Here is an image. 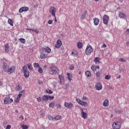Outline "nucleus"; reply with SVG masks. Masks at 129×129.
<instances>
[{
    "label": "nucleus",
    "mask_w": 129,
    "mask_h": 129,
    "mask_svg": "<svg viewBox=\"0 0 129 129\" xmlns=\"http://www.w3.org/2000/svg\"><path fill=\"white\" fill-rule=\"evenodd\" d=\"M120 126H121V123L120 122H115L112 124V128L113 129H119Z\"/></svg>",
    "instance_id": "f03ea898"
},
{
    "label": "nucleus",
    "mask_w": 129,
    "mask_h": 129,
    "mask_svg": "<svg viewBox=\"0 0 129 129\" xmlns=\"http://www.w3.org/2000/svg\"><path fill=\"white\" fill-rule=\"evenodd\" d=\"M102 48H106V45L105 44H104L102 46Z\"/></svg>",
    "instance_id": "e2e57ef3"
},
{
    "label": "nucleus",
    "mask_w": 129,
    "mask_h": 129,
    "mask_svg": "<svg viewBox=\"0 0 129 129\" xmlns=\"http://www.w3.org/2000/svg\"><path fill=\"white\" fill-rule=\"evenodd\" d=\"M15 71V67H12L10 69L8 68V70L7 71V73L8 74H12Z\"/></svg>",
    "instance_id": "9b49d317"
},
{
    "label": "nucleus",
    "mask_w": 129,
    "mask_h": 129,
    "mask_svg": "<svg viewBox=\"0 0 129 129\" xmlns=\"http://www.w3.org/2000/svg\"><path fill=\"white\" fill-rule=\"evenodd\" d=\"M67 76H68V80H69L70 81H71V80H72V75H71L69 73H68Z\"/></svg>",
    "instance_id": "393cba45"
},
{
    "label": "nucleus",
    "mask_w": 129,
    "mask_h": 129,
    "mask_svg": "<svg viewBox=\"0 0 129 129\" xmlns=\"http://www.w3.org/2000/svg\"><path fill=\"white\" fill-rule=\"evenodd\" d=\"M115 111L116 113H119V114H120L121 113V110H118V109H115Z\"/></svg>",
    "instance_id": "c03bdc74"
},
{
    "label": "nucleus",
    "mask_w": 129,
    "mask_h": 129,
    "mask_svg": "<svg viewBox=\"0 0 129 129\" xmlns=\"http://www.w3.org/2000/svg\"><path fill=\"white\" fill-rule=\"evenodd\" d=\"M39 73H43V69H41V67L38 68Z\"/></svg>",
    "instance_id": "e433bc0d"
},
{
    "label": "nucleus",
    "mask_w": 129,
    "mask_h": 129,
    "mask_svg": "<svg viewBox=\"0 0 129 129\" xmlns=\"http://www.w3.org/2000/svg\"><path fill=\"white\" fill-rule=\"evenodd\" d=\"M23 12H24L23 10V8H20L19 9V13H23Z\"/></svg>",
    "instance_id": "bf43d9fd"
},
{
    "label": "nucleus",
    "mask_w": 129,
    "mask_h": 129,
    "mask_svg": "<svg viewBox=\"0 0 129 129\" xmlns=\"http://www.w3.org/2000/svg\"><path fill=\"white\" fill-rule=\"evenodd\" d=\"M119 17L120 18V19H125V18H126V16L122 13H120Z\"/></svg>",
    "instance_id": "412c9836"
},
{
    "label": "nucleus",
    "mask_w": 129,
    "mask_h": 129,
    "mask_svg": "<svg viewBox=\"0 0 129 129\" xmlns=\"http://www.w3.org/2000/svg\"><path fill=\"white\" fill-rule=\"evenodd\" d=\"M119 61H121V62H125V59L122 58H120L119 59Z\"/></svg>",
    "instance_id": "603ef678"
},
{
    "label": "nucleus",
    "mask_w": 129,
    "mask_h": 129,
    "mask_svg": "<svg viewBox=\"0 0 129 129\" xmlns=\"http://www.w3.org/2000/svg\"><path fill=\"white\" fill-rule=\"evenodd\" d=\"M76 101L80 104V105H83L84 106H87L88 104L86 102L81 101L80 99H77Z\"/></svg>",
    "instance_id": "423d86ee"
},
{
    "label": "nucleus",
    "mask_w": 129,
    "mask_h": 129,
    "mask_svg": "<svg viewBox=\"0 0 129 129\" xmlns=\"http://www.w3.org/2000/svg\"><path fill=\"white\" fill-rule=\"evenodd\" d=\"M111 77L109 75H106L105 77V79L106 80H109V79H110Z\"/></svg>",
    "instance_id": "58836bf2"
},
{
    "label": "nucleus",
    "mask_w": 129,
    "mask_h": 129,
    "mask_svg": "<svg viewBox=\"0 0 129 129\" xmlns=\"http://www.w3.org/2000/svg\"><path fill=\"white\" fill-rule=\"evenodd\" d=\"M58 77H59V78L60 79V82H59L60 84H61V85L64 84L63 83H62V81L64 80V78L60 75L58 76Z\"/></svg>",
    "instance_id": "4be33fe9"
},
{
    "label": "nucleus",
    "mask_w": 129,
    "mask_h": 129,
    "mask_svg": "<svg viewBox=\"0 0 129 129\" xmlns=\"http://www.w3.org/2000/svg\"><path fill=\"white\" fill-rule=\"evenodd\" d=\"M86 99H87V98H86L85 97H83V100H86Z\"/></svg>",
    "instance_id": "69168bd1"
},
{
    "label": "nucleus",
    "mask_w": 129,
    "mask_h": 129,
    "mask_svg": "<svg viewBox=\"0 0 129 129\" xmlns=\"http://www.w3.org/2000/svg\"><path fill=\"white\" fill-rule=\"evenodd\" d=\"M92 51H93V49H92V47H91V46L89 45L87 46V48L86 49V55H90Z\"/></svg>",
    "instance_id": "20e7f679"
},
{
    "label": "nucleus",
    "mask_w": 129,
    "mask_h": 129,
    "mask_svg": "<svg viewBox=\"0 0 129 129\" xmlns=\"http://www.w3.org/2000/svg\"><path fill=\"white\" fill-rule=\"evenodd\" d=\"M20 100L19 99H18L17 98L15 99V102H19V101Z\"/></svg>",
    "instance_id": "052dcab7"
},
{
    "label": "nucleus",
    "mask_w": 129,
    "mask_h": 129,
    "mask_svg": "<svg viewBox=\"0 0 129 129\" xmlns=\"http://www.w3.org/2000/svg\"><path fill=\"white\" fill-rule=\"evenodd\" d=\"M55 106H56V107H57V108H59V109L61 108V105H60L56 104L55 105Z\"/></svg>",
    "instance_id": "6e6d98bb"
},
{
    "label": "nucleus",
    "mask_w": 129,
    "mask_h": 129,
    "mask_svg": "<svg viewBox=\"0 0 129 129\" xmlns=\"http://www.w3.org/2000/svg\"><path fill=\"white\" fill-rule=\"evenodd\" d=\"M62 45V42L60 40H58L57 41L56 44L55 45V48H60Z\"/></svg>",
    "instance_id": "9d476101"
},
{
    "label": "nucleus",
    "mask_w": 129,
    "mask_h": 129,
    "mask_svg": "<svg viewBox=\"0 0 129 129\" xmlns=\"http://www.w3.org/2000/svg\"><path fill=\"white\" fill-rule=\"evenodd\" d=\"M48 119L49 120H53V119H54V118H53V117H52L51 116L49 115L48 116Z\"/></svg>",
    "instance_id": "de8ad7c7"
},
{
    "label": "nucleus",
    "mask_w": 129,
    "mask_h": 129,
    "mask_svg": "<svg viewBox=\"0 0 129 129\" xmlns=\"http://www.w3.org/2000/svg\"><path fill=\"white\" fill-rule=\"evenodd\" d=\"M95 88L97 90H101L102 89V85L100 83H97L95 85Z\"/></svg>",
    "instance_id": "6e6552de"
},
{
    "label": "nucleus",
    "mask_w": 129,
    "mask_h": 129,
    "mask_svg": "<svg viewBox=\"0 0 129 129\" xmlns=\"http://www.w3.org/2000/svg\"><path fill=\"white\" fill-rule=\"evenodd\" d=\"M87 14V10H85L81 16V20H84L85 19V16Z\"/></svg>",
    "instance_id": "ddd939ff"
},
{
    "label": "nucleus",
    "mask_w": 129,
    "mask_h": 129,
    "mask_svg": "<svg viewBox=\"0 0 129 129\" xmlns=\"http://www.w3.org/2000/svg\"><path fill=\"white\" fill-rule=\"evenodd\" d=\"M96 76H97V77H99L100 76V73L99 72H97L96 73Z\"/></svg>",
    "instance_id": "49530a36"
},
{
    "label": "nucleus",
    "mask_w": 129,
    "mask_h": 129,
    "mask_svg": "<svg viewBox=\"0 0 129 129\" xmlns=\"http://www.w3.org/2000/svg\"><path fill=\"white\" fill-rule=\"evenodd\" d=\"M62 116L61 115H57L55 118L54 119H55V120H60V119H61Z\"/></svg>",
    "instance_id": "2f4dec72"
},
{
    "label": "nucleus",
    "mask_w": 129,
    "mask_h": 129,
    "mask_svg": "<svg viewBox=\"0 0 129 129\" xmlns=\"http://www.w3.org/2000/svg\"><path fill=\"white\" fill-rule=\"evenodd\" d=\"M108 21H109V17L106 15H104L103 17V24H104V25H107V24H108Z\"/></svg>",
    "instance_id": "39448f33"
},
{
    "label": "nucleus",
    "mask_w": 129,
    "mask_h": 129,
    "mask_svg": "<svg viewBox=\"0 0 129 129\" xmlns=\"http://www.w3.org/2000/svg\"><path fill=\"white\" fill-rule=\"evenodd\" d=\"M64 106L70 109H72V107H73V104L72 103L65 102Z\"/></svg>",
    "instance_id": "0eeeda50"
},
{
    "label": "nucleus",
    "mask_w": 129,
    "mask_h": 129,
    "mask_svg": "<svg viewBox=\"0 0 129 129\" xmlns=\"http://www.w3.org/2000/svg\"><path fill=\"white\" fill-rule=\"evenodd\" d=\"M56 11H57V9H56V8L51 7L49 9V13H50V14H51L52 16H53L54 18H56Z\"/></svg>",
    "instance_id": "7ed1b4c3"
},
{
    "label": "nucleus",
    "mask_w": 129,
    "mask_h": 129,
    "mask_svg": "<svg viewBox=\"0 0 129 129\" xmlns=\"http://www.w3.org/2000/svg\"><path fill=\"white\" fill-rule=\"evenodd\" d=\"M3 70L5 72H8V70H9V66L7 63H4L3 66Z\"/></svg>",
    "instance_id": "1a4fd4ad"
},
{
    "label": "nucleus",
    "mask_w": 129,
    "mask_h": 129,
    "mask_svg": "<svg viewBox=\"0 0 129 129\" xmlns=\"http://www.w3.org/2000/svg\"><path fill=\"white\" fill-rule=\"evenodd\" d=\"M19 94H21V96L25 94V90H22L21 92H20Z\"/></svg>",
    "instance_id": "a18cd8bd"
},
{
    "label": "nucleus",
    "mask_w": 129,
    "mask_h": 129,
    "mask_svg": "<svg viewBox=\"0 0 129 129\" xmlns=\"http://www.w3.org/2000/svg\"><path fill=\"white\" fill-rule=\"evenodd\" d=\"M40 58L41 59H45V58H47V55L45 54H43L42 52H41Z\"/></svg>",
    "instance_id": "b1692460"
},
{
    "label": "nucleus",
    "mask_w": 129,
    "mask_h": 129,
    "mask_svg": "<svg viewBox=\"0 0 129 129\" xmlns=\"http://www.w3.org/2000/svg\"><path fill=\"white\" fill-rule=\"evenodd\" d=\"M4 48H5V50L6 53H8V52H9L10 51L9 50L10 46H9L8 44H5L4 46Z\"/></svg>",
    "instance_id": "dca6fc26"
},
{
    "label": "nucleus",
    "mask_w": 129,
    "mask_h": 129,
    "mask_svg": "<svg viewBox=\"0 0 129 129\" xmlns=\"http://www.w3.org/2000/svg\"><path fill=\"white\" fill-rule=\"evenodd\" d=\"M94 62L95 64H100V58L98 57H95L94 59Z\"/></svg>",
    "instance_id": "a211bd4d"
},
{
    "label": "nucleus",
    "mask_w": 129,
    "mask_h": 129,
    "mask_svg": "<svg viewBox=\"0 0 129 129\" xmlns=\"http://www.w3.org/2000/svg\"><path fill=\"white\" fill-rule=\"evenodd\" d=\"M21 127L23 129H28V125H22Z\"/></svg>",
    "instance_id": "ea45409f"
},
{
    "label": "nucleus",
    "mask_w": 129,
    "mask_h": 129,
    "mask_svg": "<svg viewBox=\"0 0 129 129\" xmlns=\"http://www.w3.org/2000/svg\"><path fill=\"white\" fill-rule=\"evenodd\" d=\"M3 124V125H6V124H7V123L6 122H4Z\"/></svg>",
    "instance_id": "338daca9"
},
{
    "label": "nucleus",
    "mask_w": 129,
    "mask_h": 129,
    "mask_svg": "<svg viewBox=\"0 0 129 129\" xmlns=\"http://www.w3.org/2000/svg\"><path fill=\"white\" fill-rule=\"evenodd\" d=\"M52 23H53V20H49L48 21V24H49V25H51Z\"/></svg>",
    "instance_id": "09e8293b"
},
{
    "label": "nucleus",
    "mask_w": 129,
    "mask_h": 129,
    "mask_svg": "<svg viewBox=\"0 0 129 129\" xmlns=\"http://www.w3.org/2000/svg\"><path fill=\"white\" fill-rule=\"evenodd\" d=\"M34 67H35V68H40V66L39 65V63H34L33 64Z\"/></svg>",
    "instance_id": "473e14b6"
},
{
    "label": "nucleus",
    "mask_w": 129,
    "mask_h": 129,
    "mask_svg": "<svg viewBox=\"0 0 129 129\" xmlns=\"http://www.w3.org/2000/svg\"><path fill=\"white\" fill-rule=\"evenodd\" d=\"M20 119H21L22 120H24V117L23 116H21L20 117Z\"/></svg>",
    "instance_id": "0e129e2a"
},
{
    "label": "nucleus",
    "mask_w": 129,
    "mask_h": 129,
    "mask_svg": "<svg viewBox=\"0 0 129 129\" xmlns=\"http://www.w3.org/2000/svg\"><path fill=\"white\" fill-rule=\"evenodd\" d=\"M85 74L87 77H90L91 76V73L89 71L86 72Z\"/></svg>",
    "instance_id": "cd10ccee"
},
{
    "label": "nucleus",
    "mask_w": 129,
    "mask_h": 129,
    "mask_svg": "<svg viewBox=\"0 0 129 129\" xmlns=\"http://www.w3.org/2000/svg\"><path fill=\"white\" fill-rule=\"evenodd\" d=\"M27 66L29 70H33V67H32V64H31V63L27 64Z\"/></svg>",
    "instance_id": "c756f323"
},
{
    "label": "nucleus",
    "mask_w": 129,
    "mask_h": 129,
    "mask_svg": "<svg viewBox=\"0 0 129 129\" xmlns=\"http://www.w3.org/2000/svg\"><path fill=\"white\" fill-rule=\"evenodd\" d=\"M108 100L106 99L104 101V103L103 104V106H105V107H107V106H108L109 104H108Z\"/></svg>",
    "instance_id": "6ab92c4d"
},
{
    "label": "nucleus",
    "mask_w": 129,
    "mask_h": 129,
    "mask_svg": "<svg viewBox=\"0 0 129 129\" xmlns=\"http://www.w3.org/2000/svg\"><path fill=\"white\" fill-rule=\"evenodd\" d=\"M8 23H9V24H10V25H11L12 26V27H13V26H14V22H13V20H12V19H9L8 20Z\"/></svg>",
    "instance_id": "7c9ffc66"
},
{
    "label": "nucleus",
    "mask_w": 129,
    "mask_h": 129,
    "mask_svg": "<svg viewBox=\"0 0 129 129\" xmlns=\"http://www.w3.org/2000/svg\"><path fill=\"white\" fill-rule=\"evenodd\" d=\"M22 70L23 71V72H25L26 71H28V69L27 68V66H24L22 68Z\"/></svg>",
    "instance_id": "c9c22d12"
},
{
    "label": "nucleus",
    "mask_w": 129,
    "mask_h": 129,
    "mask_svg": "<svg viewBox=\"0 0 129 129\" xmlns=\"http://www.w3.org/2000/svg\"><path fill=\"white\" fill-rule=\"evenodd\" d=\"M126 33L127 34V35H128V34H129V29H128L126 30Z\"/></svg>",
    "instance_id": "680f3d73"
},
{
    "label": "nucleus",
    "mask_w": 129,
    "mask_h": 129,
    "mask_svg": "<svg viewBox=\"0 0 129 129\" xmlns=\"http://www.w3.org/2000/svg\"><path fill=\"white\" fill-rule=\"evenodd\" d=\"M77 46H78V48H79V49H81L83 45L81 42H78Z\"/></svg>",
    "instance_id": "c85d7f7f"
},
{
    "label": "nucleus",
    "mask_w": 129,
    "mask_h": 129,
    "mask_svg": "<svg viewBox=\"0 0 129 129\" xmlns=\"http://www.w3.org/2000/svg\"><path fill=\"white\" fill-rule=\"evenodd\" d=\"M20 41H21V42L22 43H23V44H25V42H26V39H24V38H20Z\"/></svg>",
    "instance_id": "4c0bfd02"
},
{
    "label": "nucleus",
    "mask_w": 129,
    "mask_h": 129,
    "mask_svg": "<svg viewBox=\"0 0 129 129\" xmlns=\"http://www.w3.org/2000/svg\"><path fill=\"white\" fill-rule=\"evenodd\" d=\"M48 93L49 94H52V93H53V91L51 90H48Z\"/></svg>",
    "instance_id": "13d9d810"
},
{
    "label": "nucleus",
    "mask_w": 129,
    "mask_h": 129,
    "mask_svg": "<svg viewBox=\"0 0 129 129\" xmlns=\"http://www.w3.org/2000/svg\"><path fill=\"white\" fill-rule=\"evenodd\" d=\"M11 127H12V126H11V125H7V126L6 128V129H11Z\"/></svg>",
    "instance_id": "864d4df0"
},
{
    "label": "nucleus",
    "mask_w": 129,
    "mask_h": 129,
    "mask_svg": "<svg viewBox=\"0 0 129 129\" xmlns=\"http://www.w3.org/2000/svg\"><path fill=\"white\" fill-rule=\"evenodd\" d=\"M81 116L84 119L87 118V114L86 113V112H85L84 111H83V110H82Z\"/></svg>",
    "instance_id": "2eb2a0df"
},
{
    "label": "nucleus",
    "mask_w": 129,
    "mask_h": 129,
    "mask_svg": "<svg viewBox=\"0 0 129 129\" xmlns=\"http://www.w3.org/2000/svg\"><path fill=\"white\" fill-rule=\"evenodd\" d=\"M55 106V102H53L52 103H49V107H54Z\"/></svg>",
    "instance_id": "f704fd0d"
},
{
    "label": "nucleus",
    "mask_w": 129,
    "mask_h": 129,
    "mask_svg": "<svg viewBox=\"0 0 129 129\" xmlns=\"http://www.w3.org/2000/svg\"><path fill=\"white\" fill-rule=\"evenodd\" d=\"M45 52L47 53H50L51 52V48H50L49 47H46L45 48H42Z\"/></svg>",
    "instance_id": "aec40b11"
},
{
    "label": "nucleus",
    "mask_w": 129,
    "mask_h": 129,
    "mask_svg": "<svg viewBox=\"0 0 129 129\" xmlns=\"http://www.w3.org/2000/svg\"><path fill=\"white\" fill-rule=\"evenodd\" d=\"M93 21L95 26H98V24H99V19L97 18H94Z\"/></svg>",
    "instance_id": "4468645a"
},
{
    "label": "nucleus",
    "mask_w": 129,
    "mask_h": 129,
    "mask_svg": "<svg viewBox=\"0 0 129 129\" xmlns=\"http://www.w3.org/2000/svg\"><path fill=\"white\" fill-rule=\"evenodd\" d=\"M10 95L7 96L4 99V104H9V100L10 98Z\"/></svg>",
    "instance_id": "f8f14e48"
},
{
    "label": "nucleus",
    "mask_w": 129,
    "mask_h": 129,
    "mask_svg": "<svg viewBox=\"0 0 129 129\" xmlns=\"http://www.w3.org/2000/svg\"><path fill=\"white\" fill-rule=\"evenodd\" d=\"M21 96H22V94H19V95L17 96V98H18V99H20V98H21Z\"/></svg>",
    "instance_id": "5fc2aeb1"
},
{
    "label": "nucleus",
    "mask_w": 129,
    "mask_h": 129,
    "mask_svg": "<svg viewBox=\"0 0 129 129\" xmlns=\"http://www.w3.org/2000/svg\"><path fill=\"white\" fill-rule=\"evenodd\" d=\"M91 70L93 71H96V67L94 66H92V67H91Z\"/></svg>",
    "instance_id": "a19ab883"
},
{
    "label": "nucleus",
    "mask_w": 129,
    "mask_h": 129,
    "mask_svg": "<svg viewBox=\"0 0 129 129\" xmlns=\"http://www.w3.org/2000/svg\"><path fill=\"white\" fill-rule=\"evenodd\" d=\"M22 89V86L21 85H18V86H17L15 88V90L17 91H19V90H21Z\"/></svg>",
    "instance_id": "a878e982"
},
{
    "label": "nucleus",
    "mask_w": 129,
    "mask_h": 129,
    "mask_svg": "<svg viewBox=\"0 0 129 129\" xmlns=\"http://www.w3.org/2000/svg\"><path fill=\"white\" fill-rule=\"evenodd\" d=\"M42 99L43 101H48V96L44 95L42 97Z\"/></svg>",
    "instance_id": "5701e85b"
},
{
    "label": "nucleus",
    "mask_w": 129,
    "mask_h": 129,
    "mask_svg": "<svg viewBox=\"0 0 129 129\" xmlns=\"http://www.w3.org/2000/svg\"><path fill=\"white\" fill-rule=\"evenodd\" d=\"M59 72V70L58 68L55 66H50L49 68V74L51 75H53L54 74H56Z\"/></svg>",
    "instance_id": "f257e3e1"
},
{
    "label": "nucleus",
    "mask_w": 129,
    "mask_h": 129,
    "mask_svg": "<svg viewBox=\"0 0 129 129\" xmlns=\"http://www.w3.org/2000/svg\"><path fill=\"white\" fill-rule=\"evenodd\" d=\"M37 100L38 101V102H41V101H42V99L41 98V97L37 98Z\"/></svg>",
    "instance_id": "3c124183"
},
{
    "label": "nucleus",
    "mask_w": 129,
    "mask_h": 129,
    "mask_svg": "<svg viewBox=\"0 0 129 129\" xmlns=\"http://www.w3.org/2000/svg\"><path fill=\"white\" fill-rule=\"evenodd\" d=\"M126 45V46H129V42H127Z\"/></svg>",
    "instance_id": "774afa93"
},
{
    "label": "nucleus",
    "mask_w": 129,
    "mask_h": 129,
    "mask_svg": "<svg viewBox=\"0 0 129 129\" xmlns=\"http://www.w3.org/2000/svg\"><path fill=\"white\" fill-rule=\"evenodd\" d=\"M47 98L48 100L49 99V100H52V99H54V96H47Z\"/></svg>",
    "instance_id": "79ce46f5"
},
{
    "label": "nucleus",
    "mask_w": 129,
    "mask_h": 129,
    "mask_svg": "<svg viewBox=\"0 0 129 129\" xmlns=\"http://www.w3.org/2000/svg\"><path fill=\"white\" fill-rule=\"evenodd\" d=\"M24 73V76L25 77V78H28L29 76H30V72L29 71H26L25 72H23Z\"/></svg>",
    "instance_id": "f3484780"
},
{
    "label": "nucleus",
    "mask_w": 129,
    "mask_h": 129,
    "mask_svg": "<svg viewBox=\"0 0 129 129\" xmlns=\"http://www.w3.org/2000/svg\"><path fill=\"white\" fill-rule=\"evenodd\" d=\"M72 55H73V56H75V57H77L78 56L77 52H75L74 51H72Z\"/></svg>",
    "instance_id": "37998d69"
},
{
    "label": "nucleus",
    "mask_w": 129,
    "mask_h": 129,
    "mask_svg": "<svg viewBox=\"0 0 129 129\" xmlns=\"http://www.w3.org/2000/svg\"><path fill=\"white\" fill-rule=\"evenodd\" d=\"M70 70H74V66L72 65L70 67Z\"/></svg>",
    "instance_id": "8fccbe9b"
},
{
    "label": "nucleus",
    "mask_w": 129,
    "mask_h": 129,
    "mask_svg": "<svg viewBox=\"0 0 129 129\" xmlns=\"http://www.w3.org/2000/svg\"><path fill=\"white\" fill-rule=\"evenodd\" d=\"M22 10L23 12H27V11H29V8L27 7H22Z\"/></svg>",
    "instance_id": "72a5a7b5"
},
{
    "label": "nucleus",
    "mask_w": 129,
    "mask_h": 129,
    "mask_svg": "<svg viewBox=\"0 0 129 129\" xmlns=\"http://www.w3.org/2000/svg\"><path fill=\"white\" fill-rule=\"evenodd\" d=\"M27 31H32V32H35L37 34H39V30H34L32 29H26Z\"/></svg>",
    "instance_id": "bb28decb"
},
{
    "label": "nucleus",
    "mask_w": 129,
    "mask_h": 129,
    "mask_svg": "<svg viewBox=\"0 0 129 129\" xmlns=\"http://www.w3.org/2000/svg\"><path fill=\"white\" fill-rule=\"evenodd\" d=\"M9 103H12V102H13V101H14V100H13V99H9Z\"/></svg>",
    "instance_id": "4d7b16f0"
}]
</instances>
